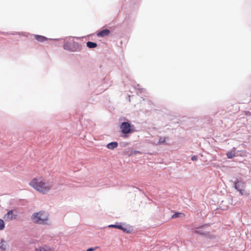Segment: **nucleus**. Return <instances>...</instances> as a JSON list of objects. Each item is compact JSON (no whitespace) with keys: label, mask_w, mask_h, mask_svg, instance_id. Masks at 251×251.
<instances>
[{"label":"nucleus","mask_w":251,"mask_h":251,"mask_svg":"<svg viewBox=\"0 0 251 251\" xmlns=\"http://www.w3.org/2000/svg\"><path fill=\"white\" fill-rule=\"evenodd\" d=\"M120 230L126 233L130 234L133 231L134 227L126 223H123V225L121 226Z\"/></svg>","instance_id":"nucleus-8"},{"label":"nucleus","mask_w":251,"mask_h":251,"mask_svg":"<svg viewBox=\"0 0 251 251\" xmlns=\"http://www.w3.org/2000/svg\"><path fill=\"white\" fill-rule=\"evenodd\" d=\"M138 154H142V152L140 151H136V150L131 151H130V153L129 154L128 156H132V155H136Z\"/></svg>","instance_id":"nucleus-25"},{"label":"nucleus","mask_w":251,"mask_h":251,"mask_svg":"<svg viewBox=\"0 0 251 251\" xmlns=\"http://www.w3.org/2000/svg\"><path fill=\"white\" fill-rule=\"evenodd\" d=\"M185 215L184 213L180 212H175L172 216L171 218L174 219L176 218H182L184 217Z\"/></svg>","instance_id":"nucleus-17"},{"label":"nucleus","mask_w":251,"mask_h":251,"mask_svg":"<svg viewBox=\"0 0 251 251\" xmlns=\"http://www.w3.org/2000/svg\"><path fill=\"white\" fill-rule=\"evenodd\" d=\"M100 247L96 246L95 247H90L87 249V251H94L97 249H99Z\"/></svg>","instance_id":"nucleus-28"},{"label":"nucleus","mask_w":251,"mask_h":251,"mask_svg":"<svg viewBox=\"0 0 251 251\" xmlns=\"http://www.w3.org/2000/svg\"><path fill=\"white\" fill-rule=\"evenodd\" d=\"M136 17L133 14H127L123 21V25L127 29H131L134 26Z\"/></svg>","instance_id":"nucleus-5"},{"label":"nucleus","mask_w":251,"mask_h":251,"mask_svg":"<svg viewBox=\"0 0 251 251\" xmlns=\"http://www.w3.org/2000/svg\"><path fill=\"white\" fill-rule=\"evenodd\" d=\"M18 217V213L16 210L11 209L4 215L3 218L8 221L15 220Z\"/></svg>","instance_id":"nucleus-6"},{"label":"nucleus","mask_w":251,"mask_h":251,"mask_svg":"<svg viewBox=\"0 0 251 251\" xmlns=\"http://www.w3.org/2000/svg\"><path fill=\"white\" fill-rule=\"evenodd\" d=\"M44 212L40 211L34 213L31 216V220L35 224L39 225H46L48 221V216L42 217Z\"/></svg>","instance_id":"nucleus-4"},{"label":"nucleus","mask_w":251,"mask_h":251,"mask_svg":"<svg viewBox=\"0 0 251 251\" xmlns=\"http://www.w3.org/2000/svg\"><path fill=\"white\" fill-rule=\"evenodd\" d=\"M29 185L37 191L46 194L52 187V183H46L44 179L34 178L29 182Z\"/></svg>","instance_id":"nucleus-1"},{"label":"nucleus","mask_w":251,"mask_h":251,"mask_svg":"<svg viewBox=\"0 0 251 251\" xmlns=\"http://www.w3.org/2000/svg\"><path fill=\"white\" fill-rule=\"evenodd\" d=\"M36 251H53L52 249L48 246H45L36 250Z\"/></svg>","instance_id":"nucleus-20"},{"label":"nucleus","mask_w":251,"mask_h":251,"mask_svg":"<svg viewBox=\"0 0 251 251\" xmlns=\"http://www.w3.org/2000/svg\"><path fill=\"white\" fill-rule=\"evenodd\" d=\"M239 192L240 195L241 196H248L249 195V193L245 190L244 188H241L239 189V191H237Z\"/></svg>","instance_id":"nucleus-23"},{"label":"nucleus","mask_w":251,"mask_h":251,"mask_svg":"<svg viewBox=\"0 0 251 251\" xmlns=\"http://www.w3.org/2000/svg\"><path fill=\"white\" fill-rule=\"evenodd\" d=\"M135 88L138 90V91L137 92V95L141 96V97L142 98V93L145 91V89L143 88H140V85L138 84L136 85Z\"/></svg>","instance_id":"nucleus-22"},{"label":"nucleus","mask_w":251,"mask_h":251,"mask_svg":"<svg viewBox=\"0 0 251 251\" xmlns=\"http://www.w3.org/2000/svg\"><path fill=\"white\" fill-rule=\"evenodd\" d=\"M110 33V31L108 29H103L98 32L97 35L99 37H103L108 36Z\"/></svg>","instance_id":"nucleus-11"},{"label":"nucleus","mask_w":251,"mask_h":251,"mask_svg":"<svg viewBox=\"0 0 251 251\" xmlns=\"http://www.w3.org/2000/svg\"><path fill=\"white\" fill-rule=\"evenodd\" d=\"M98 44L96 42L92 41H88L86 42V46L89 49H94L97 47Z\"/></svg>","instance_id":"nucleus-16"},{"label":"nucleus","mask_w":251,"mask_h":251,"mask_svg":"<svg viewBox=\"0 0 251 251\" xmlns=\"http://www.w3.org/2000/svg\"><path fill=\"white\" fill-rule=\"evenodd\" d=\"M203 236H204L209 239L213 238V236L209 232L205 231Z\"/></svg>","instance_id":"nucleus-27"},{"label":"nucleus","mask_w":251,"mask_h":251,"mask_svg":"<svg viewBox=\"0 0 251 251\" xmlns=\"http://www.w3.org/2000/svg\"><path fill=\"white\" fill-rule=\"evenodd\" d=\"M0 33L2 35H5V36L8 35L9 34L13 35H23V33L20 32H13L12 33H8V32L2 31V32H0Z\"/></svg>","instance_id":"nucleus-21"},{"label":"nucleus","mask_w":251,"mask_h":251,"mask_svg":"<svg viewBox=\"0 0 251 251\" xmlns=\"http://www.w3.org/2000/svg\"><path fill=\"white\" fill-rule=\"evenodd\" d=\"M72 36L66 37L63 38H54V41L64 40L63 48L65 50L75 52L79 51L81 49V45L73 39Z\"/></svg>","instance_id":"nucleus-2"},{"label":"nucleus","mask_w":251,"mask_h":251,"mask_svg":"<svg viewBox=\"0 0 251 251\" xmlns=\"http://www.w3.org/2000/svg\"><path fill=\"white\" fill-rule=\"evenodd\" d=\"M36 40L38 42L44 43L48 40H53V39L49 38L46 36L38 34H32Z\"/></svg>","instance_id":"nucleus-10"},{"label":"nucleus","mask_w":251,"mask_h":251,"mask_svg":"<svg viewBox=\"0 0 251 251\" xmlns=\"http://www.w3.org/2000/svg\"><path fill=\"white\" fill-rule=\"evenodd\" d=\"M235 151L236 148L235 147L232 148V149L227 151L226 152V155L228 159H232L235 156Z\"/></svg>","instance_id":"nucleus-12"},{"label":"nucleus","mask_w":251,"mask_h":251,"mask_svg":"<svg viewBox=\"0 0 251 251\" xmlns=\"http://www.w3.org/2000/svg\"><path fill=\"white\" fill-rule=\"evenodd\" d=\"M230 182L232 184L233 187L237 191L242 188H244V182L241 178L239 179L235 177L234 180H231Z\"/></svg>","instance_id":"nucleus-7"},{"label":"nucleus","mask_w":251,"mask_h":251,"mask_svg":"<svg viewBox=\"0 0 251 251\" xmlns=\"http://www.w3.org/2000/svg\"><path fill=\"white\" fill-rule=\"evenodd\" d=\"M201 229L203 228L199 226L195 228L194 232L199 234L200 235L203 236L205 231H203Z\"/></svg>","instance_id":"nucleus-19"},{"label":"nucleus","mask_w":251,"mask_h":251,"mask_svg":"<svg viewBox=\"0 0 251 251\" xmlns=\"http://www.w3.org/2000/svg\"><path fill=\"white\" fill-rule=\"evenodd\" d=\"M123 225L122 222H116L114 224H111L107 226L109 228H115L120 229L121 226Z\"/></svg>","instance_id":"nucleus-15"},{"label":"nucleus","mask_w":251,"mask_h":251,"mask_svg":"<svg viewBox=\"0 0 251 251\" xmlns=\"http://www.w3.org/2000/svg\"><path fill=\"white\" fill-rule=\"evenodd\" d=\"M5 226V224L4 221L0 218V230H3Z\"/></svg>","instance_id":"nucleus-26"},{"label":"nucleus","mask_w":251,"mask_h":251,"mask_svg":"<svg viewBox=\"0 0 251 251\" xmlns=\"http://www.w3.org/2000/svg\"><path fill=\"white\" fill-rule=\"evenodd\" d=\"M131 188H132L133 191L134 192L136 193L135 194V195H136V194L140 193V194H142V195H144L146 197H147L146 194H145V192L144 191H143L142 190H141L136 187H134V186H132Z\"/></svg>","instance_id":"nucleus-18"},{"label":"nucleus","mask_w":251,"mask_h":251,"mask_svg":"<svg viewBox=\"0 0 251 251\" xmlns=\"http://www.w3.org/2000/svg\"><path fill=\"white\" fill-rule=\"evenodd\" d=\"M0 243L1 244V245H0V249L2 251H5L9 248L8 244L3 239H1Z\"/></svg>","instance_id":"nucleus-14"},{"label":"nucleus","mask_w":251,"mask_h":251,"mask_svg":"<svg viewBox=\"0 0 251 251\" xmlns=\"http://www.w3.org/2000/svg\"><path fill=\"white\" fill-rule=\"evenodd\" d=\"M140 1V0H130V4L134 5V8L135 6H137Z\"/></svg>","instance_id":"nucleus-24"},{"label":"nucleus","mask_w":251,"mask_h":251,"mask_svg":"<svg viewBox=\"0 0 251 251\" xmlns=\"http://www.w3.org/2000/svg\"><path fill=\"white\" fill-rule=\"evenodd\" d=\"M198 156L196 155H193L191 157V160L193 161H197L198 160Z\"/></svg>","instance_id":"nucleus-30"},{"label":"nucleus","mask_w":251,"mask_h":251,"mask_svg":"<svg viewBox=\"0 0 251 251\" xmlns=\"http://www.w3.org/2000/svg\"><path fill=\"white\" fill-rule=\"evenodd\" d=\"M118 146V143L117 141H112L108 143L106 147L111 150H113Z\"/></svg>","instance_id":"nucleus-13"},{"label":"nucleus","mask_w":251,"mask_h":251,"mask_svg":"<svg viewBox=\"0 0 251 251\" xmlns=\"http://www.w3.org/2000/svg\"><path fill=\"white\" fill-rule=\"evenodd\" d=\"M211 225V224L210 223H206V224H203L202 225H201L200 226L201 227H202V228H205L209 226H210Z\"/></svg>","instance_id":"nucleus-29"},{"label":"nucleus","mask_w":251,"mask_h":251,"mask_svg":"<svg viewBox=\"0 0 251 251\" xmlns=\"http://www.w3.org/2000/svg\"><path fill=\"white\" fill-rule=\"evenodd\" d=\"M158 144L159 145L167 146L171 145L172 144V142L168 136H160L158 139Z\"/></svg>","instance_id":"nucleus-9"},{"label":"nucleus","mask_w":251,"mask_h":251,"mask_svg":"<svg viewBox=\"0 0 251 251\" xmlns=\"http://www.w3.org/2000/svg\"><path fill=\"white\" fill-rule=\"evenodd\" d=\"M119 128L121 136L125 138L128 137L130 134L135 131L134 126L131 124L130 121L127 119L120 124Z\"/></svg>","instance_id":"nucleus-3"}]
</instances>
